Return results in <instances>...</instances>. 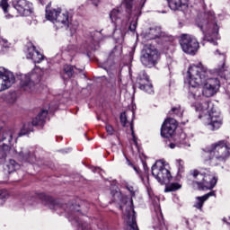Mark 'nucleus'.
Returning a JSON list of instances; mask_svg holds the SVG:
<instances>
[{"instance_id": "nucleus-1", "label": "nucleus", "mask_w": 230, "mask_h": 230, "mask_svg": "<svg viewBox=\"0 0 230 230\" xmlns=\"http://www.w3.org/2000/svg\"><path fill=\"white\" fill-rule=\"evenodd\" d=\"M216 55H219L222 63L217 66L215 72L208 69L202 64L192 65L189 67L186 82L189 85L190 98H194V100H199L200 96L211 98L220 89V80L217 76L229 80L230 71L229 66L226 65V54H220L219 50H216Z\"/></svg>"}, {"instance_id": "nucleus-2", "label": "nucleus", "mask_w": 230, "mask_h": 230, "mask_svg": "<svg viewBox=\"0 0 230 230\" xmlns=\"http://www.w3.org/2000/svg\"><path fill=\"white\" fill-rule=\"evenodd\" d=\"M38 198H40L42 202H45L46 206H48L50 209H54L55 211L64 209L69 222L79 227L80 230H93L91 225L87 223V217L79 215L80 217H78V213H80V206L77 204L68 203L61 205L60 203L57 202V200L53 199V198H50L44 193L38 194Z\"/></svg>"}, {"instance_id": "nucleus-3", "label": "nucleus", "mask_w": 230, "mask_h": 230, "mask_svg": "<svg viewBox=\"0 0 230 230\" xmlns=\"http://www.w3.org/2000/svg\"><path fill=\"white\" fill-rule=\"evenodd\" d=\"M192 107H194L196 112H199V118H207V127L208 130H218L222 127V117L220 111L215 107L213 102L209 100H204L200 98L199 101H196Z\"/></svg>"}, {"instance_id": "nucleus-4", "label": "nucleus", "mask_w": 230, "mask_h": 230, "mask_svg": "<svg viewBox=\"0 0 230 230\" xmlns=\"http://www.w3.org/2000/svg\"><path fill=\"white\" fill-rule=\"evenodd\" d=\"M229 155L230 148L224 140L212 144L210 148H207L201 153L203 163L210 166H217L218 163L226 161Z\"/></svg>"}, {"instance_id": "nucleus-5", "label": "nucleus", "mask_w": 230, "mask_h": 230, "mask_svg": "<svg viewBox=\"0 0 230 230\" xmlns=\"http://www.w3.org/2000/svg\"><path fill=\"white\" fill-rule=\"evenodd\" d=\"M197 25L201 30L204 38L203 40L217 46V39H218V24L215 20V14L209 13L208 20H197Z\"/></svg>"}, {"instance_id": "nucleus-6", "label": "nucleus", "mask_w": 230, "mask_h": 230, "mask_svg": "<svg viewBox=\"0 0 230 230\" xmlns=\"http://www.w3.org/2000/svg\"><path fill=\"white\" fill-rule=\"evenodd\" d=\"M190 174L194 179L199 181H196L199 190H213L217 186V182H218V176L209 169L194 170L190 172ZM200 180L202 181H200Z\"/></svg>"}, {"instance_id": "nucleus-7", "label": "nucleus", "mask_w": 230, "mask_h": 230, "mask_svg": "<svg viewBox=\"0 0 230 230\" xmlns=\"http://www.w3.org/2000/svg\"><path fill=\"white\" fill-rule=\"evenodd\" d=\"M45 17L48 21H51L57 28H69V21L72 19L69 12L62 11L60 8H51L49 4L46 7Z\"/></svg>"}, {"instance_id": "nucleus-8", "label": "nucleus", "mask_w": 230, "mask_h": 230, "mask_svg": "<svg viewBox=\"0 0 230 230\" xmlns=\"http://www.w3.org/2000/svg\"><path fill=\"white\" fill-rule=\"evenodd\" d=\"M140 60L146 67H154L159 61V51L154 45H146L142 50Z\"/></svg>"}, {"instance_id": "nucleus-9", "label": "nucleus", "mask_w": 230, "mask_h": 230, "mask_svg": "<svg viewBox=\"0 0 230 230\" xmlns=\"http://www.w3.org/2000/svg\"><path fill=\"white\" fill-rule=\"evenodd\" d=\"M152 175L160 184H168L172 179V173L164 167V160H158L152 166Z\"/></svg>"}, {"instance_id": "nucleus-10", "label": "nucleus", "mask_w": 230, "mask_h": 230, "mask_svg": "<svg viewBox=\"0 0 230 230\" xmlns=\"http://www.w3.org/2000/svg\"><path fill=\"white\" fill-rule=\"evenodd\" d=\"M180 44L182 51L188 55H195L199 51V40L192 35L182 34L180 39Z\"/></svg>"}, {"instance_id": "nucleus-11", "label": "nucleus", "mask_w": 230, "mask_h": 230, "mask_svg": "<svg viewBox=\"0 0 230 230\" xmlns=\"http://www.w3.org/2000/svg\"><path fill=\"white\" fill-rule=\"evenodd\" d=\"M46 118H48V110H42L38 116L32 119L31 123L27 122L23 125L21 131L18 133L19 137H21V136H26V134H30V132H33V127L44 125Z\"/></svg>"}, {"instance_id": "nucleus-12", "label": "nucleus", "mask_w": 230, "mask_h": 230, "mask_svg": "<svg viewBox=\"0 0 230 230\" xmlns=\"http://www.w3.org/2000/svg\"><path fill=\"white\" fill-rule=\"evenodd\" d=\"M15 84L13 72L1 66L0 67V93L10 89Z\"/></svg>"}, {"instance_id": "nucleus-13", "label": "nucleus", "mask_w": 230, "mask_h": 230, "mask_svg": "<svg viewBox=\"0 0 230 230\" xmlns=\"http://www.w3.org/2000/svg\"><path fill=\"white\" fill-rule=\"evenodd\" d=\"M39 75H35V70L27 75H22L20 77V86L24 93H32L35 90V79Z\"/></svg>"}, {"instance_id": "nucleus-14", "label": "nucleus", "mask_w": 230, "mask_h": 230, "mask_svg": "<svg viewBox=\"0 0 230 230\" xmlns=\"http://www.w3.org/2000/svg\"><path fill=\"white\" fill-rule=\"evenodd\" d=\"M137 86L140 91L147 93V94H154V85L150 81V77L145 71H141L137 77Z\"/></svg>"}, {"instance_id": "nucleus-15", "label": "nucleus", "mask_w": 230, "mask_h": 230, "mask_svg": "<svg viewBox=\"0 0 230 230\" xmlns=\"http://www.w3.org/2000/svg\"><path fill=\"white\" fill-rule=\"evenodd\" d=\"M13 6L22 17H28L33 13V4L28 0H13Z\"/></svg>"}, {"instance_id": "nucleus-16", "label": "nucleus", "mask_w": 230, "mask_h": 230, "mask_svg": "<svg viewBox=\"0 0 230 230\" xmlns=\"http://www.w3.org/2000/svg\"><path fill=\"white\" fill-rule=\"evenodd\" d=\"M14 137H17L15 129L5 128L3 130V128L0 126V141L4 143V152H8V150H10V145H12V141H13Z\"/></svg>"}, {"instance_id": "nucleus-17", "label": "nucleus", "mask_w": 230, "mask_h": 230, "mask_svg": "<svg viewBox=\"0 0 230 230\" xmlns=\"http://www.w3.org/2000/svg\"><path fill=\"white\" fill-rule=\"evenodd\" d=\"M177 130V120L174 119H167L162 125L161 136L162 137L170 138Z\"/></svg>"}, {"instance_id": "nucleus-18", "label": "nucleus", "mask_w": 230, "mask_h": 230, "mask_svg": "<svg viewBox=\"0 0 230 230\" xmlns=\"http://www.w3.org/2000/svg\"><path fill=\"white\" fill-rule=\"evenodd\" d=\"M98 46H100V32L93 31L86 38L84 48H86V51L90 52L98 49Z\"/></svg>"}, {"instance_id": "nucleus-19", "label": "nucleus", "mask_w": 230, "mask_h": 230, "mask_svg": "<svg viewBox=\"0 0 230 230\" xmlns=\"http://www.w3.org/2000/svg\"><path fill=\"white\" fill-rule=\"evenodd\" d=\"M154 206L156 213V217L155 218V228L159 230H168L164 225V218L163 217V212H161V207L159 206V198H155Z\"/></svg>"}, {"instance_id": "nucleus-20", "label": "nucleus", "mask_w": 230, "mask_h": 230, "mask_svg": "<svg viewBox=\"0 0 230 230\" xmlns=\"http://www.w3.org/2000/svg\"><path fill=\"white\" fill-rule=\"evenodd\" d=\"M27 58H31L34 64H40L42 60H44V55H42L35 46H31L26 53Z\"/></svg>"}, {"instance_id": "nucleus-21", "label": "nucleus", "mask_w": 230, "mask_h": 230, "mask_svg": "<svg viewBox=\"0 0 230 230\" xmlns=\"http://www.w3.org/2000/svg\"><path fill=\"white\" fill-rule=\"evenodd\" d=\"M145 3H146V0H138L136 2V0H124V4L127 8V10H132V8H137V13L138 15H141V9L143 6H145Z\"/></svg>"}, {"instance_id": "nucleus-22", "label": "nucleus", "mask_w": 230, "mask_h": 230, "mask_svg": "<svg viewBox=\"0 0 230 230\" xmlns=\"http://www.w3.org/2000/svg\"><path fill=\"white\" fill-rule=\"evenodd\" d=\"M16 154H18L20 161H25L26 163H33L35 155L29 149H22L20 152L16 151Z\"/></svg>"}, {"instance_id": "nucleus-23", "label": "nucleus", "mask_w": 230, "mask_h": 230, "mask_svg": "<svg viewBox=\"0 0 230 230\" xmlns=\"http://www.w3.org/2000/svg\"><path fill=\"white\" fill-rule=\"evenodd\" d=\"M169 8L174 12L181 10V8H186L188 6L189 0H167Z\"/></svg>"}, {"instance_id": "nucleus-24", "label": "nucleus", "mask_w": 230, "mask_h": 230, "mask_svg": "<svg viewBox=\"0 0 230 230\" xmlns=\"http://www.w3.org/2000/svg\"><path fill=\"white\" fill-rule=\"evenodd\" d=\"M172 139L176 141V145H180V146H190L188 137L184 132L179 135H173Z\"/></svg>"}, {"instance_id": "nucleus-25", "label": "nucleus", "mask_w": 230, "mask_h": 230, "mask_svg": "<svg viewBox=\"0 0 230 230\" xmlns=\"http://www.w3.org/2000/svg\"><path fill=\"white\" fill-rule=\"evenodd\" d=\"M75 69H76V67H75L71 65H65L64 68H63L64 80H68V78H71V76H73V75H75Z\"/></svg>"}, {"instance_id": "nucleus-26", "label": "nucleus", "mask_w": 230, "mask_h": 230, "mask_svg": "<svg viewBox=\"0 0 230 230\" xmlns=\"http://www.w3.org/2000/svg\"><path fill=\"white\" fill-rule=\"evenodd\" d=\"M134 111H127L120 114V123L123 127L128 126V116H132L134 118Z\"/></svg>"}, {"instance_id": "nucleus-27", "label": "nucleus", "mask_w": 230, "mask_h": 230, "mask_svg": "<svg viewBox=\"0 0 230 230\" xmlns=\"http://www.w3.org/2000/svg\"><path fill=\"white\" fill-rule=\"evenodd\" d=\"M110 19L113 24H119L121 22V13L118 9H113L110 14Z\"/></svg>"}, {"instance_id": "nucleus-28", "label": "nucleus", "mask_w": 230, "mask_h": 230, "mask_svg": "<svg viewBox=\"0 0 230 230\" xmlns=\"http://www.w3.org/2000/svg\"><path fill=\"white\" fill-rule=\"evenodd\" d=\"M19 164L15 163V160H10L9 163L5 165L4 170L8 172V173H13L15 170H18Z\"/></svg>"}, {"instance_id": "nucleus-29", "label": "nucleus", "mask_w": 230, "mask_h": 230, "mask_svg": "<svg viewBox=\"0 0 230 230\" xmlns=\"http://www.w3.org/2000/svg\"><path fill=\"white\" fill-rule=\"evenodd\" d=\"M181 188H182V185H181V183L172 182L165 186L164 191L166 193L170 191H177V190H181Z\"/></svg>"}, {"instance_id": "nucleus-30", "label": "nucleus", "mask_w": 230, "mask_h": 230, "mask_svg": "<svg viewBox=\"0 0 230 230\" xmlns=\"http://www.w3.org/2000/svg\"><path fill=\"white\" fill-rule=\"evenodd\" d=\"M184 112V111H182V109L181 108V106H176L172 108L170 114L171 115H175L178 118H182V113Z\"/></svg>"}, {"instance_id": "nucleus-31", "label": "nucleus", "mask_w": 230, "mask_h": 230, "mask_svg": "<svg viewBox=\"0 0 230 230\" xmlns=\"http://www.w3.org/2000/svg\"><path fill=\"white\" fill-rule=\"evenodd\" d=\"M196 203L194 204V208L197 209H202V206H204V202L207 200L204 196L197 197L196 198Z\"/></svg>"}, {"instance_id": "nucleus-32", "label": "nucleus", "mask_w": 230, "mask_h": 230, "mask_svg": "<svg viewBox=\"0 0 230 230\" xmlns=\"http://www.w3.org/2000/svg\"><path fill=\"white\" fill-rule=\"evenodd\" d=\"M0 6L4 11V13H8V8H10V5L8 4V0H1Z\"/></svg>"}, {"instance_id": "nucleus-33", "label": "nucleus", "mask_w": 230, "mask_h": 230, "mask_svg": "<svg viewBox=\"0 0 230 230\" xmlns=\"http://www.w3.org/2000/svg\"><path fill=\"white\" fill-rule=\"evenodd\" d=\"M127 190L130 192L131 197H136V191H137V188L134 185L127 184Z\"/></svg>"}, {"instance_id": "nucleus-34", "label": "nucleus", "mask_w": 230, "mask_h": 230, "mask_svg": "<svg viewBox=\"0 0 230 230\" xmlns=\"http://www.w3.org/2000/svg\"><path fill=\"white\" fill-rule=\"evenodd\" d=\"M6 197H8V193L6 190H0V206H3L4 204V200H6Z\"/></svg>"}, {"instance_id": "nucleus-35", "label": "nucleus", "mask_w": 230, "mask_h": 230, "mask_svg": "<svg viewBox=\"0 0 230 230\" xmlns=\"http://www.w3.org/2000/svg\"><path fill=\"white\" fill-rule=\"evenodd\" d=\"M136 28H137V17H135V19L130 22L128 30L130 31H136Z\"/></svg>"}, {"instance_id": "nucleus-36", "label": "nucleus", "mask_w": 230, "mask_h": 230, "mask_svg": "<svg viewBox=\"0 0 230 230\" xmlns=\"http://www.w3.org/2000/svg\"><path fill=\"white\" fill-rule=\"evenodd\" d=\"M176 164L178 166L179 173H182V172H184V162L182 160H177Z\"/></svg>"}, {"instance_id": "nucleus-37", "label": "nucleus", "mask_w": 230, "mask_h": 230, "mask_svg": "<svg viewBox=\"0 0 230 230\" xmlns=\"http://www.w3.org/2000/svg\"><path fill=\"white\" fill-rule=\"evenodd\" d=\"M106 132L107 134H109V136H114V128H112V126L111 124H107L106 127Z\"/></svg>"}, {"instance_id": "nucleus-38", "label": "nucleus", "mask_w": 230, "mask_h": 230, "mask_svg": "<svg viewBox=\"0 0 230 230\" xmlns=\"http://www.w3.org/2000/svg\"><path fill=\"white\" fill-rule=\"evenodd\" d=\"M0 44H1V46H3L4 48H10V44L8 43V40H7L0 39Z\"/></svg>"}, {"instance_id": "nucleus-39", "label": "nucleus", "mask_w": 230, "mask_h": 230, "mask_svg": "<svg viewBox=\"0 0 230 230\" xmlns=\"http://www.w3.org/2000/svg\"><path fill=\"white\" fill-rule=\"evenodd\" d=\"M215 195H216L215 190H213V191H210V192L205 194L203 197L205 199L208 200V199H209V197H215Z\"/></svg>"}, {"instance_id": "nucleus-40", "label": "nucleus", "mask_w": 230, "mask_h": 230, "mask_svg": "<svg viewBox=\"0 0 230 230\" xmlns=\"http://www.w3.org/2000/svg\"><path fill=\"white\" fill-rule=\"evenodd\" d=\"M175 146H181L180 144H177V141H174L172 142L170 145H169V148H171L172 150H173V148H175Z\"/></svg>"}, {"instance_id": "nucleus-41", "label": "nucleus", "mask_w": 230, "mask_h": 230, "mask_svg": "<svg viewBox=\"0 0 230 230\" xmlns=\"http://www.w3.org/2000/svg\"><path fill=\"white\" fill-rule=\"evenodd\" d=\"M133 168H134L135 172L139 175L142 182H145V178H143V176L140 174L139 169H137V167H136V166H133Z\"/></svg>"}, {"instance_id": "nucleus-42", "label": "nucleus", "mask_w": 230, "mask_h": 230, "mask_svg": "<svg viewBox=\"0 0 230 230\" xmlns=\"http://www.w3.org/2000/svg\"><path fill=\"white\" fill-rule=\"evenodd\" d=\"M92 4H94V6H98V3H100V0H88Z\"/></svg>"}, {"instance_id": "nucleus-43", "label": "nucleus", "mask_w": 230, "mask_h": 230, "mask_svg": "<svg viewBox=\"0 0 230 230\" xmlns=\"http://www.w3.org/2000/svg\"><path fill=\"white\" fill-rule=\"evenodd\" d=\"M74 49H75V46L69 45V46L66 48V50H67V51H73Z\"/></svg>"}, {"instance_id": "nucleus-44", "label": "nucleus", "mask_w": 230, "mask_h": 230, "mask_svg": "<svg viewBox=\"0 0 230 230\" xmlns=\"http://www.w3.org/2000/svg\"><path fill=\"white\" fill-rule=\"evenodd\" d=\"M223 222H226V224H228L230 226V217L229 218H227V217L223 218Z\"/></svg>"}, {"instance_id": "nucleus-45", "label": "nucleus", "mask_w": 230, "mask_h": 230, "mask_svg": "<svg viewBox=\"0 0 230 230\" xmlns=\"http://www.w3.org/2000/svg\"><path fill=\"white\" fill-rule=\"evenodd\" d=\"M130 128H131V131H132V136L134 137V124H132V122L130 123Z\"/></svg>"}, {"instance_id": "nucleus-46", "label": "nucleus", "mask_w": 230, "mask_h": 230, "mask_svg": "<svg viewBox=\"0 0 230 230\" xmlns=\"http://www.w3.org/2000/svg\"><path fill=\"white\" fill-rule=\"evenodd\" d=\"M39 3H40V4H42V6H44V4H46V0H38Z\"/></svg>"}, {"instance_id": "nucleus-47", "label": "nucleus", "mask_w": 230, "mask_h": 230, "mask_svg": "<svg viewBox=\"0 0 230 230\" xmlns=\"http://www.w3.org/2000/svg\"><path fill=\"white\" fill-rule=\"evenodd\" d=\"M12 17H13V15L8 13V14H5V19H12Z\"/></svg>"}, {"instance_id": "nucleus-48", "label": "nucleus", "mask_w": 230, "mask_h": 230, "mask_svg": "<svg viewBox=\"0 0 230 230\" xmlns=\"http://www.w3.org/2000/svg\"><path fill=\"white\" fill-rule=\"evenodd\" d=\"M159 37H162L161 33H155V36H154V39H157Z\"/></svg>"}, {"instance_id": "nucleus-49", "label": "nucleus", "mask_w": 230, "mask_h": 230, "mask_svg": "<svg viewBox=\"0 0 230 230\" xmlns=\"http://www.w3.org/2000/svg\"><path fill=\"white\" fill-rule=\"evenodd\" d=\"M159 31V29H152L151 33H155V31Z\"/></svg>"}, {"instance_id": "nucleus-50", "label": "nucleus", "mask_w": 230, "mask_h": 230, "mask_svg": "<svg viewBox=\"0 0 230 230\" xmlns=\"http://www.w3.org/2000/svg\"><path fill=\"white\" fill-rule=\"evenodd\" d=\"M183 222H185V224L188 226V224H189L188 219L184 218V219H183Z\"/></svg>"}, {"instance_id": "nucleus-51", "label": "nucleus", "mask_w": 230, "mask_h": 230, "mask_svg": "<svg viewBox=\"0 0 230 230\" xmlns=\"http://www.w3.org/2000/svg\"><path fill=\"white\" fill-rule=\"evenodd\" d=\"M226 94L228 95V98H230V93L226 92Z\"/></svg>"}, {"instance_id": "nucleus-52", "label": "nucleus", "mask_w": 230, "mask_h": 230, "mask_svg": "<svg viewBox=\"0 0 230 230\" xmlns=\"http://www.w3.org/2000/svg\"><path fill=\"white\" fill-rule=\"evenodd\" d=\"M28 204H32L31 201H28Z\"/></svg>"}, {"instance_id": "nucleus-53", "label": "nucleus", "mask_w": 230, "mask_h": 230, "mask_svg": "<svg viewBox=\"0 0 230 230\" xmlns=\"http://www.w3.org/2000/svg\"><path fill=\"white\" fill-rule=\"evenodd\" d=\"M162 13H166V12L163 11Z\"/></svg>"}, {"instance_id": "nucleus-54", "label": "nucleus", "mask_w": 230, "mask_h": 230, "mask_svg": "<svg viewBox=\"0 0 230 230\" xmlns=\"http://www.w3.org/2000/svg\"><path fill=\"white\" fill-rule=\"evenodd\" d=\"M74 31H76V29H74Z\"/></svg>"}, {"instance_id": "nucleus-55", "label": "nucleus", "mask_w": 230, "mask_h": 230, "mask_svg": "<svg viewBox=\"0 0 230 230\" xmlns=\"http://www.w3.org/2000/svg\"><path fill=\"white\" fill-rule=\"evenodd\" d=\"M204 44H205V43H204V42H202V45H203V46H204Z\"/></svg>"}]
</instances>
